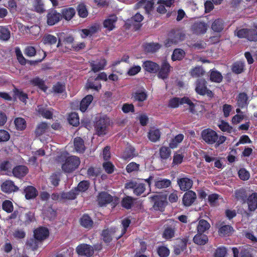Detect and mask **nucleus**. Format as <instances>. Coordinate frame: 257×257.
Returning a JSON list of instances; mask_svg holds the SVG:
<instances>
[{"label":"nucleus","mask_w":257,"mask_h":257,"mask_svg":"<svg viewBox=\"0 0 257 257\" xmlns=\"http://www.w3.org/2000/svg\"><path fill=\"white\" fill-rule=\"evenodd\" d=\"M68 154L63 152L58 157V161L59 162H65L62 164V169L65 172H71L77 168L80 163V161L78 157L71 156L68 157Z\"/></svg>","instance_id":"1"},{"label":"nucleus","mask_w":257,"mask_h":257,"mask_svg":"<svg viewBox=\"0 0 257 257\" xmlns=\"http://www.w3.org/2000/svg\"><path fill=\"white\" fill-rule=\"evenodd\" d=\"M131 223V220L128 218H125L122 220V229L121 233L120 235H117L115 234L116 232L115 228H111L109 229H106L102 232V236L103 240L106 242H109L112 239V237L115 238L116 239H118L124 234L126 231L127 227L129 226Z\"/></svg>","instance_id":"2"},{"label":"nucleus","mask_w":257,"mask_h":257,"mask_svg":"<svg viewBox=\"0 0 257 257\" xmlns=\"http://www.w3.org/2000/svg\"><path fill=\"white\" fill-rule=\"evenodd\" d=\"M235 35L238 38H245L250 41L257 40V27L253 29H242L235 31Z\"/></svg>","instance_id":"3"},{"label":"nucleus","mask_w":257,"mask_h":257,"mask_svg":"<svg viewBox=\"0 0 257 257\" xmlns=\"http://www.w3.org/2000/svg\"><path fill=\"white\" fill-rule=\"evenodd\" d=\"M196 92L201 95H206L209 98L213 96L211 91L208 89L206 85V81L203 79H198L196 83Z\"/></svg>","instance_id":"4"},{"label":"nucleus","mask_w":257,"mask_h":257,"mask_svg":"<svg viewBox=\"0 0 257 257\" xmlns=\"http://www.w3.org/2000/svg\"><path fill=\"white\" fill-rule=\"evenodd\" d=\"M202 139L209 144H213L215 143L217 140V134L213 130L207 128L202 131L201 133Z\"/></svg>","instance_id":"5"},{"label":"nucleus","mask_w":257,"mask_h":257,"mask_svg":"<svg viewBox=\"0 0 257 257\" xmlns=\"http://www.w3.org/2000/svg\"><path fill=\"white\" fill-rule=\"evenodd\" d=\"M178 224H179V222L177 221H170L169 224L167 225L164 229L163 237L166 239H169L173 237Z\"/></svg>","instance_id":"6"},{"label":"nucleus","mask_w":257,"mask_h":257,"mask_svg":"<svg viewBox=\"0 0 257 257\" xmlns=\"http://www.w3.org/2000/svg\"><path fill=\"white\" fill-rule=\"evenodd\" d=\"M125 188L127 189H133L134 193L137 195H140L142 194L146 187L144 184L139 182H130L125 184Z\"/></svg>","instance_id":"7"},{"label":"nucleus","mask_w":257,"mask_h":257,"mask_svg":"<svg viewBox=\"0 0 257 257\" xmlns=\"http://www.w3.org/2000/svg\"><path fill=\"white\" fill-rule=\"evenodd\" d=\"M76 251L79 255L86 256H92L94 253L92 247L87 244H82L78 245L76 248Z\"/></svg>","instance_id":"8"},{"label":"nucleus","mask_w":257,"mask_h":257,"mask_svg":"<svg viewBox=\"0 0 257 257\" xmlns=\"http://www.w3.org/2000/svg\"><path fill=\"white\" fill-rule=\"evenodd\" d=\"M1 169L2 171L5 172V173L8 175H14L16 176V173L15 169L16 167L15 166L14 162L12 161H7L1 165Z\"/></svg>","instance_id":"9"},{"label":"nucleus","mask_w":257,"mask_h":257,"mask_svg":"<svg viewBox=\"0 0 257 257\" xmlns=\"http://www.w3.org/2000/svg\"><path fill=\"white\" fill-rule=\"evenodd\" d=\"M189 102H190V99L188 97H174L169 100L168 106L170 107L174 108L178 107L180 105L187 104V103Z\"/></svg>","instance_id":"10"},{"label":"nucleus","mask_w":257,"mask_h":257,"mask_svg":"<svg viewBox=\"0 0 257 257\" xmlns=\"http://www.w3.org/2000/svg\"><path fill=\"white\" fill-rule=\"evenodd\" d=\"M173 3V0H159L158 2L159 6L157 11L161 14H165L167 10L171 7Z\"/></svg>","instance_id":"11"},{"label":"nucleus","mask_w":257,"mask_h":257,"mask_svg":"<svg viewBox=\"0 0 257 257\" xmlns=\"http://www.w3.org/2000/svg\"><path fill=\"white\" fill-rule=\"evenodd\" d=\"M100 28L99 25L94 24L92 25L89 29H82L80 31V35L82 38H85L87 36H90L96 33Z\"/></svg>","instance_id":"12"},{"label":"nucleus","mask_w":257,"mask_h":257,"mask_svg":"<svg viewBox=\"0 0 257 257\" xmlns=\"http://www.w3.org/2000/svg\"><path fill=\"white\" fill-rule=\"evenodd\" d=\"M196 198L195 193L192 191H189L186 192L183 196V204L186 206H189L194 202Z\"/></svg>","instance_id":"13"},{"label":"nucleus","mask_w":257,"mask_h":257,"mask_svg":"<svg viewBox=\"0 0 257 257\" xmlns=\"http://www.w3.org/2000/svg\"><path fill=\"white\" fill-rule=\"evenodd\" d=\"M170 65L167 62L164 61L162 64L161 69L158 74V77L163 79L167 78L170 71Z\"/></svg>","instance_id":"14"},{"label":"nucleus","mask_w":257,"mask_h":257,"mask_svg":"<svg viewBox=\"0 0 257 257\" xmlns=\"http://www.w3.org/2000/svg\"><path fill=\"white\" fill-rule=\"evenodd\" d=\"M61 18L60 14L55 11H51L47 15V23L50 26H52L57 23Z\"/></svg>","instance_id":"15"},{"label":"nucleus","mask_w":257,"mask_h":257,"mask_svg":"<svg viewBox=\"0 0 257 257\" xmlns=\"http://www.w3.org/2000/svg\"><path fill=\"white\" fill-rule=\"evenodd\" d=\"M107 119L100 118L96 122L95 128L98 135H103L106 133Z\"/></svg>","instance_id":"16"},{"label":"nucleus","mask_w":257,"mask_h":257,"mask_svg":"<svg viewBox=\"0 0 257 257\" xmlns=\"http://www.w3.org/2000/svg\"><path fill=\"white\" fill-rule=\"evenodd\" d=\"M178 184L181 190L186 191L191 188L193 181L188 178H182L178 180Z\"/></svg>","instance_id":"17"},{"label":"nucleus","mask_w":257,"mask_h":257,"mask_svg":"<svg viewBox=\"0 0 257 257\" xmlns=\"http://www.w3.org/2000/svg\"><path fill=\"white\" fill-rule=\"evenodd\" d=\"M112 200V196L106 192L100 193L97 198L98 202L101 206L110 203Z\"/></svg>","instance_id":"18"},{"label":"nucleus","mask_w":257,"mask_h":257,"mask_svg":"<svg viewBox=\"0 0 257 257\" xmlns=\"http://www.w3.org/2000/svg\"><path fill=\"white\" fill-rule=\"evenodd\" d=\"M144 69L151 73H156L159 69V66L151 61H146L143 63Z\"/></svg>","instance_id":"19"},{"label":"nucleus","mask_w":257,"mask_h":257,"mask_svg":"<svg viewBox=\"0 0 257 257\" xmlns=\"http://www.w3.org/2000/svg\"><path fill=\"white\" fill-rule=\"evenodd\" d=\"M208 26L204 22H197L193 26V30L197 34H204L207 30Z\"/></svg>","instance_id":"20"},{"label":"nucleus","mask_w":257,"mask_h":257,"mask_svg":"<svg viewBox=\"0 0 257 257\" xmlns=\"http://www.w3.org/2000/svg\"><path fill=\"white\" fill-rule=\"evenodd\" d=\"M34 236L38 240H43L49 235V230L45 227H40L34 231Z\"/></svg>","instance_id":"21"},{"label":"nucleus","mask_w":257,"mask_h":257,"mask_svg":"<svg viewBox=\"0 0 257 257\" xmlns=\"http://www.w3.org/2000/svg\"><path fill=\"white\" fill-rule=\"evenodd\" d=\"M106 64V61L104 59H101L91 62L92 70L94 72L103 69Z\"/></svg>","instance_id":"22"},{"label":"nucleus","mask_w":257,"mask_h":257,"mask_svg":"<svg viewBox=\"0 0 257 257\" xmlns=\"http://www.w3.org/2000/svg\"><path fill=\"white\" fill-rule=\"evenodd\" d=\"M161 132L159 130L156 128H151L148 135L149 139L153 142H156L159 140Z\"/></svg>","instance_id":"23"},{"label":"nucleus","mask_w":257,"mask_h":257,"mask_svg":"<svg viewBox=\"0 0 257 257\" xmlns=\"http://www.w3.org/2000/svg\"><path fill=\"white\" fill-rule=\"evenodd\" d=\"M117 20V17L115 15L109 16L103 22V26L109 31L112 30L114 28V24Z\"/></svg>","instance_id":"24"},{"label":"nucleus","mask_w":257,"mask_h":257,"mask_svg":"<svg viewBox=\"0 0 257 257\" xmlns=\"http://www.w3.org/2000/svg\"><path fill=\"white\" fill-rule=\"evenodd\" d=\"M154 199V208L156 210L162 211L167 204L166 198L164 197L159 198L158 196H156Z\"/></svg>","instance_id":"25"},{"label":"nucleus","mask_w":257,"mask_h":257,"mask_svg":"<svg viewBox=\"0 0 257 257\" xmlns=\"http://www.w3.org/2000/svg\"><path fill=\"white\" fill-rule=\"evenodd\" d=\"M247 201L248 209L250 211H254L257 207V193H253L251 194Z\"/></svg>","instance_id":"26"},{"label":"nucleus","mask_w":257,"mask_h":257,"mask_svg":"<svg viewBox=\"0 0 257 257\" xmlns=\"http://www.w3.org/2000/svg\"><path fill=\"white\" fill-rule=\"evenodd\" d=\"M93 100V96L91 95H88L85 96L81 101L80 104V110L82 112H85Z\"/></svg>","instance_id":"27"},{"label":"nucleus","mask_w":257,"mask_h":257,"mask_svg":"<svg viewBox=\"0 0 257 257\" xmlns=\"http://www.w3.org/2000/svg\"><path fill=\"white\" fill-rule=\"evenodd\" d=\"M17 27H18L19 30L21 31V32L23 33H28L29 32L32 33L33 31H35L37 33H39L40 28L39 27L37 26H33L31 27L30 28H29V27H26L22 24L17 23Z\"/></svg>","instance_id":"28"},{"label":"nucleus","mask_w":257,"mask_h":257,"mask_svg":"<svg viewBox=\"0 0 257 257\" xmlns=\"http://www.w3.org/2000/svg\"><path fill=\"white\" fill-rule=\"evenodd\" d=\"M208 237L206 235L198 232L194 237L193 240L194 243L198 245H204L208 241Z\"/></svg>","instance_id":"29"},{"label":"nucleus","mask_w":257,"mask_h":257,"mask_svg":"<svg viewBox=\"0 0 257 257\" xmlns=\"http://www.w3.org/2000/svg\"><path fill=\"white\" fill-rule=\"evenodd\" d=\"M189 105L190 111L193 113L198 115L199 112H201L203 110L202 105L196 102L195 103H193L190 99V102L187 103Z\"/></svg>","instance_id":"30"},{"label":"nucleus","mask_w":257,"mask_h":257,"mask_svg":"<svg viewBox=\"0 0 257 257\" xmlns=\"http://www.w3.org/2000/svg\"><path fill=\"white\" fill-rule=\"evenodd\" d=\"M50 127L45 122L39 123L36 129L35 133L37 136H40L48 132Z\"/></svg>","instance_id":"31"},{"label":"nucleus","mask_w":257,"mask_h":257,"mask_svg":"<svg viewBox=\"0 0 257 257\" xmlns=\"http://www.w3.org/2000/svg\"><path fill=\"white\" fill-rule=\"evenodd\" d=\"M74 146L77 153H83L85 149L83 141L80 138H76L74 140Z\"/></svg>","instance_id":"32"},{"label":"nucleus","mask_w":257,"mask_h":257,"mask_svg":"<svg viewBox=\"0 0 257 257\" xmlns=\"http://www.w3.org/2000/svg\"><path fill=\"white\" fill-rule=\"evenodd\" d=\"M210 227V224L204 219H201L199 221L197 229L198 232L203 233L208 230Z\"/></svg>","instance_id":"33"},{"label":"nucleus","mask_w":257,"mask_h":257,"mask_svg":"<svg viewBox=\"0 0 257 257\" xmlns=\"http://www.w3.org/2000/svg\"><path fill=\"white\" fill-rule=\"evenodd\" d=\"M247 96L244 93L239 94L237 97V104L238 107L243 108L246 106L247 104Z\"/></svg>","instance_id":"34"},{"label":"nucleus","mask_w":257,"mask_h":257,"mask_svg":"<svg viewBox=\"0 0 257 257\" xmlns=\"http://www.w3.org/2000/svg\"><path fill=\"white\" fill-rule=\"evenodd\" d=\"M93 221L87 215H84L80 219L81 225L86 228H91L93 225Z\"/></svg>","instance_id":"35"},{"label":"nucleus","mask_w":257,"mask_h":257,"mask_svg":"<svg viewBox=\"0 0 257 257\" xmlns=\"http://www.w3.org/2000/svg\"><path fill=\"white\" fill-rule=\"evenodd\" d=\"M2 190L6 193H11L15 190V186L11 181H6L2 185Z\"/></svg>","instance_id":"36"},{"label":"nucleus","mask_w":257,"mask_h":257,"mask_svg":"<svg viewBox=\"0 0 257 257\" xmlns=\"http://www.w3.org/2000/svg\"><path fill=\"white\" fill-rule=\"evenodd\" d=\"M57 41V38L50 34L45 35L42 39V43L44 45H52L56 44Z\"/></svg>","instance_id":"37"},{"label":"nucleus","mask_w":257,"mask_h":257,"mask_svg":"<svg viewBox=\"0 0 257 257\" xmlns=\"http://www.w3.org/2000/svg\"><path fill=\"white\" fill-rule=\"evenodd\" d=\"M161 45L157 43L146 44L145 46V51L147 52H155L160 49Z\"/></svg>","instance_id":"38"},{"label":"nucleus","mask_w":257,"mask_h":257,"mask_svg":"<svg viewBox=\"0 0 257 257\" xmlns=\"http://www.w3.org/2000/svg\"><path fill=\"white\" fill-rule=\"evenodd\" d=\"M223 22L222 20L218 19L215 20L212 23L211 28L216 32H220L223 29Z\"/></svg>","instance_id":"39"},{"label":"nucleus","mask_w":257,"mask_h":257,"mask_svg":"<svg viewBox=\"0 0 257 257\" xmlns=\"http://www.w3.org/2000/svg\"><path fill=\"white\" fill-rule=\"evenodd\" d=\"M31 83L32 85L38 86L43 91L46 92L47 88L45 86L44 81L39 77H35L33 78L32 80H31Z\"/></svg>","instance_id":"40"},{"label":"nucleus","mask_w":257,"mask_h":257,"mask_svg":"<svg viewBox=\"0 0 257 257\" xmlns=\"http://www.w3.org/2000/svg\"><path fill=\"white\" fill-rule=\"evenodd\" d=\"M25 196L27 199L35 198L37 195L36 189L32 186L27 187L25 190Z\"/></svg>","instance_id":"41"},{"label":"nucleus","mask_w":257,"mask_h":257,"mask_svg":"<svg viewBox=\"0 0 257 257\" xmlns=\"http://www.w3.org/2000/svg\"><path fill=\"white\" fill-rule=\"evenodd\" d=\"M11 36L10 31L6 27L0 26V40L8 41Z\"/></svg>","instance_id":"42"},{"label":"nucleus","mask_w":257,"mask_h":257,"mask_svg":"<svg viewBox=\"0 0 257 257\" xmlns=\"http://www.w3.org/2000/svg\"><path fill=\"white\" fill-rule=\"evenodd\" d=\"M184 135L179 134L173 139L169 144V146L172 149H175L177 147L178 145L183 140Z\"/></svg>","instance_id":"43"},{"label":"nucleus","mask_w":257,"mask_h":257,"mask_svg":"<svg viewBox=\"0 0 257 257\" xmlns=\"http://www.w3.org/2000/svg\"><path fill=\"white\" fill-rule=\"evenodd\" d=\"M153 5L154 3L152 1L147 0H141L137 4L138 8L143 7L147 12H149V11L152 9Z\"/></svg>","instance_id":"44"},{"label":"nucleus","mask_w":257,"mask_h":257,"mask_svg":"<svg viewBox=\"0 0 257 257\" xmlns=\"http://www.w3.org/2000/svg\"><path fill=\"white\" fill-rule=\"evenodd\" d=\"M137 154L135 153V149L132 147L129 146L127 148L126 150L123 152L122 158L124 160L131 159L136 156Z\"/></svg>","instance_id":"45"},{"label":"nucleus","mask_w":257,"mask_h":257,"mask_svg":"<svg viewBox=\"0 0 257 257\" xmlns=\"http://www.w3.org/2000/svg\"><path fill=\"white\" fill-rule=\"evenodd\" d=\"M171 185V181L167 179H160L155 181V186L159 189L168 187Z\"/></svg>","instance_id":"46"},{"label":"nucleus","mask_w":257,"mask_h":257,"mask_svg":"<svg viewBox=\"0 0 257 257\" xmlns=\"http://www.w3.org/2000/svg\"><path fill=\"white\" fill-rule=\"evenodd\" d=\"M233 231V228L228 225H223L219 230V233L221 235H230Z\"/></svg>","instance_id":"47"},{"label":"nucleus","mask_w":257,"mask_h":257,"mask_svg":"<svg viewBox=\"0 0 257 257\" xmlns=\"http://www.w3.org/2000/svg\"><path fill=\"white\" fill-rule=\"evenodd\" d=\"M62 15L66 20H70L72 18L75 14V11L74 8H69L64 9L62 11Z\"/></svg>","instance_id":"48"},{"label":"nucleus","mask_w":257,"mask_h":257,"mask_svg":"<svg viewBox=\"0 0 257 257\" xmlns=\"http://www.w3.org/2000/svg\"><path fill=\"white\" fill-rule=\"evenodd\" d=\"M185 56V52L180 49H176L174 50L172 56V59L173 61L180 60L182 59Z\"/></svg>","instance_id":"49"},{"label":"nucleus","mask_w":257,"mask_h":257,"mask_svg":"<svg viewBox=\"0 0 257 257\" xmlns=\"http://www.w3.org/2000/svg\"><path fill=\"white\" fill-rule=\"evenodd\" d=\"M210 79L212 81L219 83L222 79V76L220 72L213 70L211 71Z\"/></svg>","instance_id":"50"},{"label":"nucleus","mask_w":257,"mask_h":257,"mask_svg":"<svg viewBox=\"0 0 257 257\" xmlns=\"http://www.w3.org/2000/svg\"><path fill=\"white\" fill-rule=\"evenodd\" d=\"M68 120L69 123L73 126H77L79 124V118L77 113L73 112L70 114Z\"/></svg>","instance_id":"51"},{"label":"nucleus","mask_w":257,"mask_h":257,"mask_svg":"<svg viewBox=\"0 0 257 257\" xmlns=\"http://www.w3.org/2000/svg\"><path fill=\"white\" fill-rule=\"evenodd\" d=\"M89 184L87 181H83L80 182L77 188H75V190L79 194V193H82L86 191L89 188Z\"/></svg>","instance_id":"52"},{"label":"nucleus","mask_w":257,"mask_h":257,"mask_svg":"<svg viewBox=\"0 0 257 257\" xmlns=\"http://www.w3.org/2000/svg\"><path fill=\"white\" fill-rule=\"evenodd\" d=\"M37 110L38 111V112L45 118L50 119L52 116L53 112L50 110L45 109L40 106H38Z\"/></svg>","instance_id":"53"},{"label":"nucleus","mask_w":257,"mask_h":257,"mask_svg":"<svg viewBox=\"0 0 257 257\" xmlns=\"http://www.w3.org/2000/svg\"><path fill=\"white\" fill-rule=\"evenodd\" d=\"M77 195H78V192L76 191L75 189H74L69 192L62 193L61 194V196L62 199L72 200L74 199Z\"/></svg>","instance_id":"54"},{"label":"nucleus","mask_w":257,"mask_h":257,"mask_svg":"<svg viewBox=\"0 0 257 257\" xmlns=\"http://www.w3.org/2000/svg\"><path fill=\"white\" fill-rule=\"evenodd\" d=\"M171 154V151L169 148L167 147H162L160 149V157L162 159H168Z\"/></svg>","instance_id":"55"},{"label":"nucleus","mask_w":257,"mask_h":257,"mask_svg":"<svg viewBox=\"0 0 257 257\" xmlns=\"http://www.w3.org/2000/svg\"><path fill=\"white\" fill-rule=\"evenodd\" d=\"M147 95L144 90H140L135 93V98L139 101H143L146 99Z\"/></svg>","instance_id":"56"},{"label":"nucleus","mask_w":257,"mask_h":257,"mask_svg":"<svg viewBox=\"0 0 257 257\" xmlns=\"http://www.w3.org/2000/svg\"><path fill=\"white\" fill-rule=\"evenodd\" d=\"M244 63L242 62H236L232 66V71L235 73L239 74L242 72L244 68Z\"/></svg>","instance_id":"57"},{"label":"nucleus","mask_w":257,"mask_h":257,"mask_svg":"<svg viewBox=\"0 0 257 257\" xmlns=\"http://www.w3.org/2000/svg\"><path fill=\"white\" fill-rule=\"evenodd\" d=\"M133 202L134 200L132 197L126 196L122 199L121 204L123 207L126 209H130L132 207Z\"/></svg>","instance_id":"58"},{"label":"nucleus","mask_w":257,"mask_h":257,"mask_svg":"<svg viewBox=\"0 0 257 257\" xmlns=\"http://www.w3.org/2000/svg\"><path fill=\"white\" fill-rule=\"evenodd\" d=\"M33 7L38 13H43L45 11L44 4L41 0H36L34 3Z\"/></svg>","instance_id":"59"},{"label":"nucleus","mask_w":257,"mask_h":257,"mask_svg":"<svg viewBox=\"0 0 257 257\" xmlns=\"http://www.w3.org/2000/svg\"><path fill=\"white\" fill-rule=\"evenodd\" d=\"M239 178L243 181L247 180L250 177V173L244 168L240 169L238 172Z\"/></svg>","instance_id":"60"},{"label":"nucleus","mask_w":257,"mask_h":257,"mask_svg":"<svg viewBox=\"0 0 257 257\" xmlns=\"http://www.w3.org/2000/svg\"><path fill=\"white\" fill-rule=\"evenodd\" d=\"M77 11L79 16L82 18H85L88 15V12L86 7L83 4H80L78 6Z\"/></svg>","instance_id":"61"},{"label":"nucleus","mask_w":257,"mask_h":257,"mask_svg":"<svg viewBox=\"0 0 257 257\" xmlns=\"http://www.w3.org/2000/svg\"><path fill=\"white\" fill-rule=\"evenodd\" d=\"M158 253L161 257H166L170 253L169 249L165 246H161L158 248Z\"/></svg>","instance_id":"62"},{"label":"nucleus","mask_w":257,"mask_h":257,"mask_svg":"<svg viewBox=\"0 0 257 257\" xmlns=\"http://www.w3.org/2000/svg\"><path fill=\"white\" fill-rule=\"evenodd\" d=\"M27 126L26 121L22 117H17V131H23Z\"/></svg>","instance_id":"63"},{"label":"nucleus","mask_w":257,"mask_h":257,"mask_svg":"<svg viewBox=\"0 0 257 257\" xmlns=\"http://www.w3.org/2000/svg\"><path fill=\"white\" fill-rule=\"evenodd\" d=\"M28 173V169L25 166H17V178L25 176Z\"/></svg>","instance_id":"64"}]
</instances>
